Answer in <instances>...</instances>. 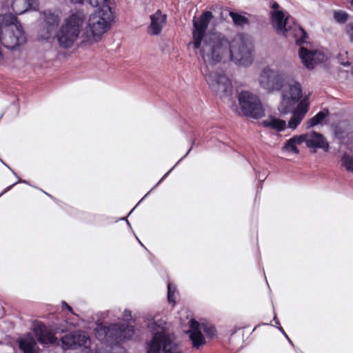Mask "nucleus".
I'll list each match as a JSON object with an SVG mask.
<instances>
[{
    "mask_svg": "<svg viewBox=\"0 0 353 353\" xmlns=\"http://www.w3.org/2000/svg\"><path fill=\"white\" fill-rule=\"evenodd\" d=\"M230 42L221 33L213 32L205 34L201 44L194 49L203 61L201 71L212 90L221 97L232 93V86L230 79L219 69L214 70V66L223 59L229 57Z\"/></svg>",
    "mask_w": 353,
    "mask_h": 353,
    "instance_id": "nucleus-1",
    "label": "nucleus"
},
{
    "mask_svg": "<svg viewBox=\"0 0 353 353\" xmlns=\"http://www.w3.org/2000/svg\"><path fill=\"white\" fill-rule=\"evenodd\" d=\"M301 97L302 89L298 82H294L290 85L282 94V100L278 109L283 114L292 112V117L288 124V128L292 130L297 128L309 110V103L306 98L298 104Z\"/></svg>",
    "mask_w": 353,
    "mask_h": 353,
    "instance_id": "nucleus-2",
    "label": "nucleus"
},
{
    "mask_svg": "<svg viewBox=\"0 0 353 353\" xmlns=\"http://www.w3.org/2000/svg\"><path fill=\"white\" fill-rule=\"evenodd\" d=\"M110 2L102 3L99 9L90 14L84 32L83 43L93 44L101 40L114 21V16L110 7Z\"/></svg>",
    "mask_w": 353,
    "mask_h": 353,
    "instance_id": "nucleus-3",
    "label": "nucleus"
},
{
    "mask_svg": "<svg viewBox=\"0 0 353 353\" xmlns=\"http://www.w3.org/2000/svg\"><path fill=\"white\" fill-rule=\"evenodd\" d=\"M148 327L153 333L152 339L147 343L148 353H183L181 346L174 343L165 328L162 320L152 319L148 322Z\"/></svg>",
    "mask_w": 353,
    "mask_h": 353,
    "instance_id": "nucleus-4",
    "label": "nucleus"
},
{
    "mask_svg": "<svg viewBox=\"0 0 353 353\" xmlns=\"http://www.w3.org/2000/svg\"><path fill=\"white\" fill-rule=\"evenodd\" d=\"M86 18L83 11L76 10L64 19L54 34L61 48L67 49L72 47L79 37Z\"/></svg>",
    "mask_w": 353,
    "mask_h": 353,
    "instance_id": "nucleus-5",
    "label": "nucleus"
},
{
    "mask_svg": "<svg viewBox=\"0 0 353 353\" xmlns=\"http://www.w3.org/2000/svg\"><path fill=\"white\" fill-rule=\"evenodd\" d=\"M26 41L25 32L17 17L12 14H0V41L6 48L14 49Z\"/></svg>",
    "mask_w": 353,
    "mask_h": 353,
    "instance_id": "nucleus-6",
    "label": "nucleus"
},
{
    "mask_svg": "<svg viewBox=\"0 0 353 353\" xmlns=\"http://www.w3.org/2000/svg\"><path fill=\"white\" fill-rule=\"evenodd\" d=\"M254 44L250 36L237 34L230 42L229 57L236 64L248 66L253 61Z\"/></svg>",
    "mask_w": 353,
    "mask_h": 353,
    "instance_id": "nucleus-7",
    "label": "nucleus"
},
{
    "mask_svg": "<svg viewBox=\"0 0 353 353\" xmlns=\"http://www.w3.org/2000/svg\"><path fill=\"white\" fill-rule=\"evenodd\" d=\"M271 19L276 31L286 37H292L296 44L301 45L305 42L307 34L305 30L294 21V19L285 16L282 10H272Z\"/></svg>",
    "mask_w": 353,
    "mask_h": 353,
    "instance_id": "nucleus-8",
    "label": "nucleus"
},
{
    "mask_svg": "<svg viewBox=\"0 0 353 353\" xmlns=\"http://www.w3.org/2000/svg\"><path fill=\"white\" fill-rule=\"evenodd\" d=\"M258 83L267 92L279 91L286 83V76L283 70L266 65L259 74Z\"/></svg>",
    "mask_w": 353,
    "mask_h": 353,
    "instance_id": "nucleus-9",
    "label": "nucleus"
},
{
    "mask_svg": "<svg viewBox=\"0 0 353 353\" xmlns=\"http://www.w3.org/2000/svg\"><path fill=\"white\" fill-rule=\"evenodd\" d=\"M238 101L243 116L259 119L265 115L262 103L256 94L249 91H242L239 94Z\"/></svg>",
    "mask_w": 353,
    "mask_h": 353,
    "instance_id": "nucleus-10",
    "label": "nucleus"
},
{
    "mask_svg": "<svg viewBox=\"0 0 353 353\" xmlns=\"http://www.w3.org/2000/svg\"><path fill=\"white\" fill-rule=\"evenodd\" d=\"M190 323V330H189V336L192 343V347L199 349L201 346L205 344V340L203 336L201 331H203L205 336L208 338H212L214 336L216 330L213 325L202 324L200 325L197 321L190 319L188 321Z\"/></svg>",
    "mask_w": 353,
    "mask_h": 353,
    "instance_id": "nucleus-11",
    "label": "nucleus"
},
{
    "mask_svg": "<svg viewBox=\"0 0 353 353\" xmlns=\"http://www.w3.org/2000/svg\"><path fill=\"white\" fill-rule=\"evenodd\" d=\"M61 347L63 350L75 349L77 347H83L87 350V353H92L90 349V339L85 332L74 331L69 334H65L61 339Z\"/></svg>",
    "mask_w": 353,
    "mask_h": 353,
    "instance_id": "nucleus-12",
    "label": "nucleus"
},
{
    "mask_svg": "<svg viewBox=\"0 0 353 353\" xmlns=\"http://www.w3.org/2000/svg\"><path fill=\"white\" fill-rule=\"evenodd\" d=\"M212 18V14L210 11L203 12L197 19L193 21V32L192 39L193 41L190 43L192 44L194 48H197L201 44L202 39L204 38L207 28L210 21Z\"/></svg>",
    "mask_w": 353,
    "mask_h": 353,
    "instance_id": "nucleus-13",
    "label": "nucleus"
},
{
    "mask_svg": "<svg viewBox=\"0 0 353 353\" xmlns=\"http://www.w3.org/2000/svg\"><path fill=\"white\" fill-rule=\"evenodd\" d=\"M45 21V28L41 33V37L48 40L53 37L60 21V12L59 10H46L43 12Z\"/></svg>",
    "mask_w": 353,
    "mask_h": 353,
    "instance_id": "nucleus-14",
    "label": "nucleus"
},
{
    "mask_svg": "<svg viewBox=\"0 0 353 353\" xmlns=\"http://www.w3.org/2000/svg\"><path fill=\"white\" fill-rule=\"evenodd\" d=\"M112 345L119 344L124 343L132 339L134 334V330L132 326L119 324L112 323Z\"/></svg>",
    "mask_w": 353,
    "mask_h": 353,
    "instance_id": "nucleus-15",
    "label": "nucleus"
},
{
    "mask_svg": "<svg viewBox=\"0 0 353 353\" xmlns=\"http://www.w3.org/2000/svg\"><path fill=\"white\" fill-rule=\"evenodd\" d=\"M303 136V143L310 149L321 148L327 152L329 150V143L325 137L316 132H311L301 134Z\"/></svg>",
    "mask_w": 353,
    "mask_h": 353,
    "instance_id": "nucleus-16",
    "label": "nucleus"
},
{
    "mask_svg": "<svg viewBox=\"0 0 353 353\" xmlns=\"http://www.w3.org/2000/svg\"><path fill=\"white\" fill-rule=\"evenodd\" d=\"M299 57L303 65L308 69L314 68V64L322 62L325 56L318 51H310L301 47L299 50Z\"/></svg>",
    "mask_w": 353,
    "mask_h": 353,
    "instance_id": "nucleus-17",
    "label": "nucleus"
},
{
    "mask_svg": "<svg viewBox=\"0 0 353 353\" xmlns=\"http://www.w3.org/2000/svg\"><path fill=\"white\" fill-rule=\"evenodd\" d=\"M150 23L148 27V32L153 36L161 34L167 21V15L163 14L160 10L150 15Z\"/></svg>",
    "mask_w": 353,
    "mask_h": 353,
    "instance_id": "nucleus-18",
    "label": "nucleus"
},
{
    "mask_svg": "<svg viewBox=\"0 0 353 353\" xmlns=\"http://www.w3.org/2000/svg\"><path fill=\"white\" fill-rule=\"evenodd\" d=\"M34 332L38 342L43 345L53 344L57 338L43 323H38L34 328Z\"/></svg>",
    "mask_w": 353,
    "mask_h": 353,
    "instance_id": "nucleus-19",
    "label": "nucleus"
},
{
    "mask_svg": "<svg viewBox=\"0 0 353 353\" xmlns=\"http://www.w3.org/2000/svg\"><path fill=\"white\" fill-rule=\"evenodd\" d=\"M12 9L15 14H21L25 12L39 9V0H12Z\"/></svg>",
    "mask_w": 353,
    "mask_h": 353,
    "instance_id": "nucleus-20",
    "label": "nucleus"
},
{
    "mask_svg": "<svg viewBox=\"0 0 353 353\" xmlns=\"http://www.w3.org/2000/svg\"><path fill=\"white\" fill-rule=\"evenodd\" d=\"M95 336L98 340L105 342L112 345V324L108 326L103 325L102 324L97 325L94 329Z\"/></svg>",
    "mask_w": 353,
    "mask_h": 353,
    "instance_id": "nucleus-21",
    "label": "nucleus"
},
{
    "mask_svg": "<svg viewBox=\"0 0 353 353\" xmlns=\"http://www.w3.org/2000/svg\"><path fill=\"white\" fill-rule=\"evenodd\" d=\"M19 346L23 353H38L37 342L30 334L19 340Z\"/></svg>",
    "mask_w": 353,
    "mask_h": 353,
    "instance_id": "nucleus-22",
    "label": "nucleus"
},
{
    "mask_svg": "<svg viewBox=\"0 0 353 353\" xmlns=\"http://www.w3.org/2000/svg\"><path fill=\"white\" fill-rule=\"evenodd\" d=\"M303 143V136L296 135L290 138L289 140L283 145L282 150L283 151L293 153V154H299V150L297 148L298 145H301Z\"/></svg>",
    "mask_w": 353,
    "mask_h": 353,
    "instance_id": "nucleus-23",
    "label": "nucleus"
},
{
    "mask_svg": "<svg viewBox=\"0 0 353 353\" xmlns=\"http://www.w3.org/2000/svg\"><path fill=\"white\" fill-rule=\"evenodd\" d=\"M263 125L265 128H269L276 130L277 132H282L286 128V122L284 120L278 119L274 117H270L268 119L263 121Z\"/></svg>",
    "mask_w": 353,
    "mask_h": 353,
    "instance_id": "nucleus-24",
    "label": "nucleus"
},
{
    "mask_svg": "<svg viewBox=\"0 0 353 353\" xmlns=\"http://www.w3.org/2000/svg\"><path fill=\"white\" fill-rule=\"evenodd\" d=\"M328 114L329 111L327 109L320 111L307 122L306 128H310L321 123Z\"/></svg>",
    "mask_w": 353,
    "mask_h": 353,
    "instance_id": "nucleus-25",
    "label": "nucleus"
},
{
    "mask_svg": "<svg viewBox=\"0 0 353 353\" xmlns=\"http://www.w3.org/2000/svg\"><path fill=\"white\" fill-rule=\"evenodd\" d=\"M340 163L341 168L353 173V155L348 153L343 154L341 157Z\"/></svg>",
    "mask_w": 353,
    "mask_h": 353,
    "instance_id": "nucleus-26",
    "label": "nucleus"
},
{
    "mask_svg": "<svg viewBox=\"0 0 353 353\" xmlns=\"http://www.w3.org/2000/svg\"><path fill=\"white\" fill-rule=\"evenodd\" d=\"M229 15L236 26H243L248 23V19L243 15L232 11L230 12Z\"/></svg>",
    "mask_w": 353,
    "mask_h": 353,
    "instance_id": "nucleus-27",
    "label": "nucleus"
},
{
    "mask_svg": "<svg viewBox=\"0 0 353 353\" xmlns=\"http://www.w3.org/2000/svg\"><path fill=\"white\" fill-rule=\"evenodd\" d=\"M334 19L339 23H345L349 19V14L343 10L335 11Z\"/></svg>",
    "mask_w": 353,
    "mask_h": 353,
    "instance_id": "nucleus-28",
    "label": "nucleus"
},
{
    "mask_svg": "<svg viewBox=\"0 0 353 353\" xmlns=\"http://www.w3.org/2000/svg\"><path fill=\"white\" fill-rule=\"evenodd\" d=\"M175 287L172 285L170 283L168 284V300L170 303H174L175 302V298H174V292H175Z\"/></svg>",
    "mask_w": 353,
    "mask_h": 353,
    "instance_id": "nucleus-29",
    "label": "nucleus"
},
{
    "mask_svg": "<svg viewBox=\"0 0 353 353\" xmlns=\"http://www.w3.org/2000/svg\"><path fill=\"white\" fill-rule=\"evenodd\" d=\"M191 148L187 152V153L181 159H179L177 163L167 172L165 173L163 177L160 179V181L157 183V184H156V185L154 187H153L152 188V190L154 189L161 182H162L168 176V174L173 170V169L175 168V166L184 158L185 157L188 153L190 152Z\"/></svg>",
    "mask_w": 353,
    "mask_h": 353,
    "instance_id": "nucleus-30",
    "label": "nucleus"
},
{
    "mask_svg": "<svg viewBox=\"0 0 353 353\" xmlns=\"http://www.w3.org/2000/svg\"><path fill=\"white\" fill-rule=\"evenodd\" d=\"M345 32L350 37L351 41H353V21H350L346 27H345Z\"/></svg>",
    "mask_w": 353,
    "mask_h": 353,
    "instance_id": "nucleus-31",
    "label": "nucleus"
},
{
    "mask_svg": "<svg viewBox=\"0 0 353 353\" xmlns=\"http://www.w3.org/2000/svg\"><path fill=\"white\" fill-rule=\"evenodd\" d=\"M130 317H131V312H130V311L128 310H125L123 312V318H122L123 320L128 321Z\"/></svg>",
    "mask_w": 353,
    "mask_h": 353,
    "instance_id": "nucleus-32",
    "label": "nucleus"
},
{
    "mask_svg": "<svg viewBox=\"0 0 353 353\" xmlns=\"http://www.w3.org/2000/svg\"><path fill=\"white\" fill-rule=\"evenodd\" d=\"M7 167H8V169H9V170L12 172V174H13L15 176H17V177L19 179L18 182H20V183H26V184H28V181H26V180H22V179H19V176H18L17 175V174L15 173V172H14L12 169H11V168H10V167H8V165H7Z\"/></svg>",
    "mask_w": 353,
    "mask_h": 353,
    "instance_id": "nucleus-33",
    "label": "nucleus"
},
{
    "mask_svg": "<svg viewBox=\"0 0 353 353\" xmlns=\"http://www.w3.org/2000/svg\"><path fill=\"white\" fill-rule=\"evenodd\" d=\"M61 304L63 307H65L72 314H74L72 308L66 302L62 301Z\"/></svg>",
    "mask_w": 353,
    "mask_h": 353,
    "instance_id": "nucleus-34",
    "label": "nucleus"
},
{
    "mask_svg": "<svg viewBox=\"0 0 353 353\" xmlns=\"http://www.w3.org/2000/svg\"><path fill=\"white\" fill-rule=\"evenodd\" d=\"M278 329L281 332L282 334H283L285 336V337L288 339L289 343L292 344L291 340L289 339L288 336L286 334L284 330L281 326H278Z\"/></svg>",
    "mask_w": 353,
    "mask_h": 353,
    "instance_id": "nucleus-35",
    "label": "nucleus"
},
{
    "mask_svg": "<svg viewBox=\"0 0 353 353\" xmlns=\"http://www.w3.org/2000/svg\"><path fill=\"white\" fill-rule=\"evenodd\" d=\"M17 183L7 187L1 194H0V196H2L3 194H5L6 192L9 191L14 185H16Z\"/></svg>",
    "mask_w": 353,
    "mask_h": 353,
    "instance_id": "nucleus-36",
    "label": "nucleus"
},
{
    "mask_svg": "<svg viewBox=\"0 0 353 353\" xmlns=\"http://www.w3.org/2000/svg\"><path fill=\"white\" fill-rule=\"evenodd\" d=\"M272 8L273 9V10H279V5L276 2H274L273 4L272 5Z\"/></svg>",
    "mask_w": 353,
    "mask_h": 353,
    "instance_id": "nucleus-37",
    "label": "nucleus"
},
{
    "mask_svg": "<svg viewBox=\"0 0 353 353\" xmlns=\"http://www.w3.org/2000/svg\"><path fill=\"white\" fill-rule=\"evenodd\" d=\"M274 321H275V323H276V325H280V323H279V321L277 320L276 315H274Z\"/></svg>",
    "mask_w": 353,
    "mask_h": 353,
    "instance_id": "nucleus-38",
    "label": "nucleus"
},
{
    "mask_svg": "<svg viewBox=\"0 0 353 353\" xmlns=\"http://www.w3.org/2000/svg\"><path fill=\"white\" fill-rule=\"evenodd\" d=\"M342 64H343V65H345V66H348V65H350V63L349 62L343 63Z\"/></svg>",
    "mask_w": 353,
    "mask_h": 353,
    "instance_id": "nucleus-39",
    "label": "nucleus"
},
{
    "mask_svg": "<svg viewBox=\"0 0 353 353\" xmlns=\"http://www.w3.org/2000/svg\"><path fill=\"white\" fill-rule=\"evenodd\" d=\"M152 190L151 189V190H150V191H149V192H148L145 195V196H144V197H142V198H141V200H143V199H144V198H145V197L148 194H150V192Z\"/></svg>",
    "mask_w": 353,
    "mask_h": 353,
    "instance_id": "nucleus-40",
    "label": "nucleus"
},
{
    "mask_svg": "<svg viewBox=\"0 0 353 353\" xmlns=\"http://www.w3.org/2000/svg\"><path fill=\"white\" fill-rule=\"evenodd\" d=\"M152 190L151 189V190H150V191H149V192H148L145 195V196H144V197H142V198H141V200H143V199H144V198H145V197L148 194H150V192Z\"/></svg>",
    "mask_w": 353,
    "mask_h": 353,
    "instance_id": "nucleus-41",
    "label": "nucleus"
},
{
    "mask_svg": "<svg viewBox=\"0 0 353 353\" xmlns=\"http://www.w3.org/2000/svg\"><path fill=\"white\" fill-rule=\"evenodd\" d=\"M138 241H139V243H140L142 246H143V245L142 244L141 241H140L139 239H138Z\"/></svg>",
    "mask_w": 353,
    "mask_h": 353,
    "instance_id": "nucleus-42",
    "label": "nucleus"
},
{
    "mask_svg": "<svg viewBox=\"0 0 353 353\" xmlns=\"http://www.w3.org/2000/svg\"><path fill=\"white\" fill-rule=\"evenodd\" d=\"M352 5L353 6V1H352Z\"/></svg>",
    "mask_w": 353,
    "mask_h": 353,
    "instance_id": "nucleus-43",
    "label": "nucleus"
}]
</instances>
